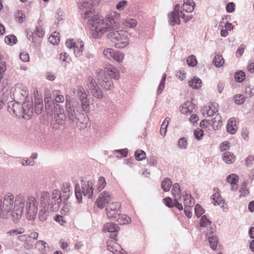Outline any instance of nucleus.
<instances>
[{
    "label": "nucleus",
    "mask_w": 254,
    "mask_h": 254,
    "mask_svg": "<svg viewBox=\"0 0 254 254\" xmlns=\"http://www.w3.org/2000/svg\"><path fill=\"white\" fill-rule=\"evenodd\" d=\"M115 220L120 225L128 224L130 222V218L125 214H120Z\"/></svg>",
    "instance_id": "e433bc0d"
},
{
    "label": "nucleus",
    "mask_w": 254,
    "mask_h": 254,
    "mask_svg": "<svg viewBox=\"0 0 254 254\" xmlns=\"http://www.w3.org/2000/svg\"><path fill=\"white\" fill-rule=\"evenodd\" d=\"M238 176L234 174L229 175L226 178V181L227 182V183L231 185V190H235L237 189V187H235V185L237 186V184L238 182Z\"/></svg>",
    "instance_id": "bb28decb"
},
{
    "label": "nucleus",
    "mask_w": 254,
    "mask_h": 254,
    "mask_svg": "<svg viewBox=\"0 0 254 254\" xmlns=\"http://www.w3.org/2000/svg\"><path fill=\"white\" fill-rule=\"evenodd\" d=\"M73 52L76 57H80L83 53L84 43L82 41L76 42V45L74 46Z\"/></svg>",
    "instance_id": "a878e982"
},
{
    "label": "nucleus",
    "mask_w": 254,
    "mask_h": 254,
    "mask_svg": "<svg viewBox=\"0 0 254 254\" xmlns=\"http://www.w3.org/2000/svg\"><path fill=\"white\" fill-rule=\"evenodd\" d=\"M183 199L184 200V208H191L194 205V199L190 194H187L185 195H183Z\"/></svg>",
    "instance_id": "c85d7f7f"
},
{
    "label": "nucleus",
    "mask_w": 254,
    "mask_h": 254,
    "mask_svg": "<svg viewBox=\"0 0 254 254\" xmlns=\"http://www.w3.org/2000/svg\"><path fill=\"white\" fill-rule=\"evenodd\" d=\"M227 131L231 133L234 134L237 130L236 122L234 118H231L228 121L226 127Z\"/></svg>",
    "instance_id": "cd10ccee"
},
{
    "label": "nucleus",
    "mask_w": 254,
    "mask_h": 254,
    "mask_svg": "<svg viewBox=\"0 0 254 254\" xmlns=\"http://www.w3.org/2000/svg\"><path fill=\"white\" fill-rule=\"evenodd\" d=\"M53 95L55 97V100H53L55 103L58 104V103H64V96L61 94L60 90H56L53 92Z\"/></svg>",
    "instance_id": "58836bf2"
},
{
    "label": "nucleus",
    "mask_w": 254,
    "mask_h": 254,
    "mask_svg": "<svg viewBox=\"0 0 254 254\" xmlns=\"http://www.w3.org/2000/svg\"><path fill=\"white\" fill-rule=\"evenodd\" d=\"M234 99L235 103L238 105L242 104L245 101L244 96L241 94L236 95Z\"/></svg>",
    "instance_id": "052dcab7"
},
{
    "label": "nucleus",
    "mask_w": 254,
    "mask_h": 254,
    "mask_svg": "<svg viewBox=\"0 0 254 254\" xmlns=\"http://www.w3.org/2000/svg\"><path fill=\"white\" fill-rule=\"evenodd\" d=\"M208 232L207 233V236L208 239V241L210 248L212 250H215L218 244V238L214 235H212L211 237L209 236Z\"/></svg>",
    "instance_id": "4c0bfd02"
},
{
    "label": "nucleus",
    "mask_w": 254,
    "mask_h": 254,
    "mask_svg": "<svg viewBox=\"0 0 254 254\" xmlns=\"http://www.w3.org/2000/svg\"><path fill=\"white\" fill-rule=\"evenodd\" d=\"M84 18L87 20V25L92 31L94 38H100L103 34L117 30L120 27L121 14L114 11L103 17L95 14L94 7H91L85 10Z\"/></svg>",
    "instance_id": "f03ea898"
},
{
    "label": "nucleus",
    "mask_w": 254,
    "mask_h": 254,
    "mask_svg": "<svg viewBox=\"0 0 254 254\" xmlns=\"http://www.w3.org/2000/svg\"><path fill=\"white\" fill-rule=\"evenodd\" d=\"M85 83L87 89L89 90L94 98L97 99H102L103 98V91L97 84L94 77L91 76H88Z\"/></svg>",
    "instance_id": "1a4fd4ad"
},
{
    "label": "nucleus",
    "mask_w": 254,
    "mask_h": 254,
    "mask_svg": "<svg viewBox=\"0 0 254 254\" xmlns=\"http://www.w3.org/2000/svg\"><path fill=\"white\" fill-rule=\"evenodd\" d=\"M45 110L49 116H52L56 110V107L60 106L59 104L55 103V102L50 97H45Z\"/></svg>",
    "instance_id": "6ab92c4d"
},
{
    "label": "nucleus",
    "mask_w": 254,
    "mask_h": 254,
    "mask_svg": "<svg viewBox=\"0 0 254 254\" xmlns=\"http://www.w3.org/2000/svg\"><path fill=\"white\" fill-rule=\"evenodd\" d=\"M54 114L56 123L59 125H63L66 119L64 109L61 106H58L56 107L55 112Z\"/></svg>",
    "instance_id": "f3484780"
},
{
    "label": "nucleus",
    "mask_w": 254,
    "mask_h": 254,
    "mask_svg": "<svg viewBox=\"0 0 254 254\" xmlns=\"http://www.w3.org/2000/svg\"><path fill=\"white\" fill-rule=\"evenodd\" d=\"M137 23V21L135 19L130 17L126 18L122 22V25L125 27L132 29L136 26Z\"/></svg>",
    "instance_id": "c756f323"
},
{
    "label": "nucleus",
    "mask_w": 254,
    "mask_h": 254,
    "mask_svg": "<svg viewBox=\"0 0 254 254\" xmlns=\"http://www.w3.org/2000/svg\"><path fill=\"white\" fill-rule=\"evenodd\" d=\"M213 63L217 67H220L223 66L224 64V60L221 55H217L215 56Z\"/></svg>",
    "instance_id": "ea45409f"
},
{
    "label": "nucleus",
    "mask_w": 254,
    "mask_h": 254,
    "mask_svg": "<svg viewBox=\"0 0 254 254\" xmlns=\"http://www.w3.org/2000/svg\"><path fill=\"white\" fill-rule=\"evenodd\" d=\"M127 2L125 0L120 1L117 4L116 8L118 10H123L127 5Z\"/></svg>",
    "instance_id": "680f3d73"
},
{
    "label": "nucleus",
    "mask_w": 254,
    "mask_h": 254,
    "mask_svg": "<svg viewBox=\"0 0 254 254\" xmlns=\"http://www.w3.org/2000/svg\"><path fill=\"white\" fill-rule=\"evenodd\" d=\"M178 146L181 149H185L188 147V141L186 138L181 137L178 141Z\"/></svg>",
    "instance_id": "de8ad7c7"
},
{
    "label": "nucleus",
    "mask_w": 254,
    "mask_h": 254,
    "mask_svg": "<svg viewBox=\"0 0 254 254\" xmlns=\"http://www.w3.org/2000/svg\"><path fill=\"white\" fill-rule=\"evenodd\" d=\"M179 8V4H176L175 6L174 11L168 14L169 23L172 26L175 24L179 25L181 23Z\"/></svg>",
    "instance_id": "2eb2a0df"
},
{
    "label": "nucleus",
    "mask_w": 254,
    "mask_h": 254,
    "mask_svg": "<svg viewBox=\"0 0 254 254\" xmlns=\"http://www.w3.org/2000/svg\"><path fill=\"white\" fill-rule=\"evenodd\" d=\"M47 244L41 240L38 241L36 243V247L39 249L44 250L47 247Z\"/></svg>",
    "instance_id": "e2e57ef3"
},
{
    "label": "nucleus",
    "mask_w": 254,
    "mask_h": 254,
    "mask_svg": "<svg viewBox=\"0 0 254 254\" xmlns=\"http://www.w3.org/2000/svg\"><path fill=\"white\" fill-rule=\"evenodd\" d=\"M33 114V101L31 97L28 98L23 103L22 105L21 116L29 120Z\"/></svg>",
    "instance_id": "f8f14e48"
},
{
    "label": "nucleus",
    "mask_w": 254,
    "mask_h": 254,
    "mask_svg": "<svg viewBox=\"0 0 254 254\" xmlns=\"http://www.w3.org/2000/svg\"><path fill=\"white\" fill-rule=\"evenodd\" d=\"M44 35V31H43V28L41 26H37L36 27V30L33 33L32 38H33V36L34 35H36L39 38L43 37V35ZM32 41H33V39H32Z\"/></svg>",
    "instance_id": "13d9d810"
},
{
    "label": "nucleus",
    "mask_w": 254,
    "mask_h": 254,
    "mask_svg": "<svg viewBox=\"0 0 254 254\" xmlns=\"http://www.w3.org/2000/svg\"><path fill=\"white\" fill-rule=\"evenodd\" d=\"M170 120V119L168 117H167L164 122L163 123V124L161 125V128H160V133L161 135L165 136L166 132H167V127L169 125V121Z\"/></svg>",
    "instance_id": "a19ab883"
},
{
    "label": "nucleus",
    "mask_w": 254,
    "mask_h": 254,
    "mask_svg": "<svg viewBox=\"0 0 254 254\" xmlns=\"http://www.w3.org/2000/svg\"><path fill=\"white\" fill-rule=\"evenodd\" d=\"M166 79V74H164L162 78V79L160 81V82L158 85V89L157 90V94L158 95H159L161 93L162 91H163V89L165 87V82Z\"/></svg>",
    "instance_id": "8fccbe9b"
},
{
    "label": "nucleus",
    "mask_w": 254,
    "mask_h": 254,
    "mask_svg": "<svg viewBox=\"0 0 254 254\" xmlns=\"http://www.w3.org/2000/svg\"><path fill=\"white\" fill-rule=\"evenodd\" d=\"M21 164L22 166H33L34 165L35 162L34 161L30 160L29 159L22 158L21 160Z\"/></svg>",
    "instance_id": "0e129e2a"
},
{
    "label": "nucleus",
    "mask_w": 254,
    "mask_h": 254,
    "mask_svg": "<svg viewBox=\"0 0 254 254\" xmlns=\"http://www.w3.org/2000/svg\"><path fill=\"white\" fill-rule=\"evenodd\" d=\"M59 33L54 32L49 38V42L53 45H57L60 42V38L58 36Z\"/></svg>",
    "instance_id": "a18cd8bd"
},
{
    "label": "nucleus",
    "mask_w": 254,
    "mask_h": 254,
    "mask_svg": "<svg viewBox=\"0 0 254 254\" xmlns=\"http://www.w3.org/2000/svg\"><path fill=\"white\" fill-rule=\"evenodd\" d=\"M200 225L202 227H206L207 231L210 234H213L215 231L212 227L211 221L208 219L205 215H203L200 219Z\"/></svg>",
    "instance_id": "5701e85b"
},
{
    "label": "nucleus",
    "mask_w": 254,
    "mask_h": 254,
    "mask_svg": "<svg viewBox=\"0 0 254 254\" xmlns=\"http://www.w3.org/2000/svg\"><path fill=\"white\" fill-rule=\"evenodd\" d=\"M245 73L242 70L236 72L234 76L235 80L238 82H242L245 79Z\"/></svg>",
    "instance_id": "c03bdc74"
},
{
    "label": "nucleus",
    "mask_w": 254,
    "mask_h": 254,
    "mask_svg": "<svg viewBox=\"0 0 254 254\" xmlns=\"http://www.w3.org/2000/svg\"><path fill=\"white\" fill-rule=\"evenodd\" d=\"M245 47V45L243 44H241L240 46L238 47L236 52V56L237 58H240L242 57L244 53Z\"/></svg>",
    "instance_id": "bf43d9fd"
},
{
    "label": "nucleus",
    "mask_w": 254,
    "mask_h": 254,
    "mask_svg": "<svg viewBox=\"0 0 254 254\" xmlns=\"http://www.w3.org/2000/svg\"><path fill=\"white\" fill-rule=\"evenodd\" d=\"M235 4L233 2H230L227 3L226 6V10L227 12L231 13L235 10Z\"/></svg>",
    "instance_id": "774afa93"
},
{
    "label": "nucleus",
    "mask_w": 254,
    "mask_h": 254,
    "mask_svg": "<svg viewBox=\"0 0 254 254\" xmlns=\"http://www.w3.org/2000/svg\"><path fill=\"white\" fill-rule=\"evenodd\" d=\"M218 105L216 103H211L208 106H205L202 109V113L204 116L211 117L216 115L218 112Z\"/></svg>",
    "instance_id": "a211bd4d"
},
{
    "label": "nucleus",
    "mask_w": 254,
    "mask_h": 254,
    "mask_svg": "<svg viewBox=\"0 0 254 254\" xmlns=\"http://www.w3.org/2000/svg\"><path fill=\"white\" fill-rule=\"evenodd\" d=\"M93 185L92 181H88L87 183L82 184L81 188L78 184L75 186V194L78 202L82 201V194L87 196L88 198H91L93 194Z\"/></svg>",
    "instance_id": "0eeeda50"
},
{
    "label": "nucleus",
    "mask_w": 254,
    "mask_h": 254,
    "mask_svg": "<svg viewBox=\"0 0 254 254\" xmlns=\"http://www.w3.org/2000/svg\"><path fill=\"white\" fill-rule=\"evenodd\" d=\"M172 185V182L169 178H165L162 182L161 186L165 192L168 191Z\"/></svg>",
    "instance_id": "c9c22d12"
},
{
    "label": "nucleus",
    "mask_w": 254,
    "mask_h": 254,
    "mask_svg": "<svg viewBox=\"0 0 254 254\" xmlns=\"http://www.w3.org/2000/svg\"><path fill=\"white\" fill-rule=\"evenodd\" d=\"M172 192L173 195L175 197H181V190L179 185L178 183H175L173 185Z\"/></svg>",
    "instance_id": "79ce46f5"
},
{
    "label": "nucleus",
    "mask_w": 254,
    "mask_h": 254,
    "mask_svg": "<svg viewBox=\"0 0 254 254\" xmlns=\"http://www.w3.org/2000/svg\"><path fill=\"white\" fill-rule=\"evenodd\" d=\"M194 209L196 216L198 218L200 217L202 215V214H203L204 213V210L198 204L195 205Z\"/></svg>",
    "instance_id": "5fc2aeb1"
},
{
    "label": "nucleus",
    "mask_w": 254,
    "mask_h": 254,
    "mask_svg": "<svg viewBox=\"0 0 254 254\" xmlns=\"http://www.w3.org/2000/svg\"><path fill=\"white\" fill-rule=\"evenodd\" d=\"M246 183L244 182L242 184V188H241L240 190V192L241 193V194L240 195V196H245L246 195H247L249 192L248 190L246 189Z\"/></svg>",
    "instance_id": "69168bd1"
},
{
    "label": "nucleus",
    "mask_w": 254,
    "mask_h": 254,
    "mask_svg": "<svg viewBox=\"0 0 254 254\" xmlns=\"http://www.w3.org/2000/svg\"><path fill=\"white\" fill-rule=\"evenodd\" d=\"M76 91L77 96L79 99V100H77V101H79V106L81 107L82 110L87 111L89 109V104L87 95L84 87L81 85H77L76 86Z\"/></svg>",
    "instance_id": "9d476101"
},
{
    "label": "nucleus",
    "mask_w": 254,
    "mask_h": 254,
    "mask_svg": "<svg viewBox=\"0 0 254 254\" xmlns=\"http://www.w3.org/2000/svg\"><path fill=\"white\" fill-rule=\"evenodd\" d=\"M203 134V130L201 128H197L194 130V137L198 140H200L202 139Z\"/></svg>",
    "instance_id": "6e6d98bb"
},
{
    "label": "nucleus",
    "mask_w": 254,
    "mask_h": 254,
    "mask_svg": "<svg viewBox=\"0 0 254 254\" xmlns=\"http://www.w3.org/2000/svg\"><path fill=\"white\" fill-rule=\"evenodd\" d=\"M188 84L192 88L197 89L201 87L202 82L200 79L195 76L189 81Z\"/></svg>",
    "instance_id": "2f4dec72"
},
{
    "label": "nucleus",
    "mask_w": 254,
    "mask_h": 254,
    "mask_svg": "<svg viewBox=\"0 0 254 254\" xmlns=\"http://www.w3.org/2000/svg\"><path fill=\"white\" fill-rule=\"evenodd\" d=\"M221 151H225L230 148V143L228 141L223 142L220 145Z\"/></svg>",
    "instance_id": "338daca9"
},
{
    "label": "nucleus",
    "mask_w": 254,
    "mask_h": 254,
    "mask_svg": "<svg viewBox=\"0 0 254 254\" xmlns=\"http://www.w3.org/2000/svg\"><path fill=\"white\" fill-rule=\"evenodd\" d=\"M115 51L111 48H106L103 51L104 55L108 59L111 60Z\"/></svg>",
    "instance_id": "864d4df0"
},
{
    "label": "nucleus",
    "mask_w": 254,
    "mask_h": 254,
    "mask_svg": "<svg viewBox=\"0 0 254 254\" xmlns=\"http://www.w3.org/2000/svg\"><path fill=\"white\" fill-rule=\"evenodd\" d=\"M98 2L99 0H79L78 5L79 9L85 10L94 7Z\"/></svg>",
    "instance_id": "412c9836"
},
{
    "label": "nucleus",
    "mask_w": 254,
    "mask_h": 254,
    "mask_svg": "<svg viewBox=\"0 0 254 254\" xmlns=\"http://www.w3.org/2000/svg\"><path fill=\"white\" fill-rule=\"evenodd\" d=\"M211 198L213 200V203L215 205H220L223 203V200L218 193L213 194Z\"/></svg>",
    "instance_id": "3c124183"
},
{
    "label": "nucleus",
    "mask_w": 254,
    "mask_h": 254,
    "mask_svg": "<svg viewBox=\"0 0 254 254\" xmlns=\"http://www.w3.org/2000/svg\"><path fill=\"white\" fill-rule=\"evenodd\" d=\"M14 16L16 20L19 22L22 23L23 22L24 19L25 18V14L21 10H17L14 13Z\"/></svg>",
    "instance_id": "603ef678"
},
{
    "label": "nucleus",
    "mask_w": 254,
    "mask_h": 254,
    "mask_svg": "<svg viewBox=\"0 0 254 254\" xmlns=\"http://www.w3.org/2000/svg\"><path fill=\"white\" fill-rule=\"evenodd\" d=\"M121 204L119 202H113L109 203L106 208L107 217L113 220L118 218L119 215L121 213L119 210Z\"/></svg>",
    "instance_id": "9b49d317"
},
{
    "label": "nucleus",
    "mask_w": 254,
    "mask_h": 254,
    "mask_svg": "<svg viewBox=\"0 0 254 254\" xmlns=\"http://www.w3.org/2000/svg\"><path fill=\"white\" fill-rule=\"evenodd\" d=\"M106 186V182L103 177H99L95 186V191L100 192Z\"/></svg>",
    "instance_id": "473e14b6"
},
{
    "label": "nucleus",
    "mask_w": 254,
    "mask_h": 254,
    "mask_svg": "<svg viewBox=\"0 0 254 254\" xmlns=\"http://www.w3.org/2000/svg\"><path fill=\"white\" fill-rule=\"evenodd\" d=\"M61 203V194L59 190H54L51 193L48 191L42 192L40 196L41 208L38 214L39 220L42 222L46 221L51 212L59 209Z\"/></svg>",
    "instance_id": "7ed1b4c3"
},
{
    "label": "nucleus",
    "mask_w": 254,
    "mask_h": 254,
    "mask_svg": "<svg viewBox=\"0 0 254 254\" xmlns=\"http://www.w3.org/2000/svg\"><path fill=\"white\" fill-rule=\"evenodd\" d=\"M7 110L11 113L12 112L16 116H21L22 105L18 101H9L7 103Z\"/></svg>",
    "instance_id": "dca6fc26"
},
{
    "label": "nucleus",
    "mask_w": 254,
    "mask_h": 254,
    "mask_svg": "<svg viewBox=\"0 0 254 254\" xmlns=\"http://www.w3.org/2000/svg\"><path fill=\"white\" fill-rule=\"evenodd\" d=\"M112 199V196L110 192L104 191L101 193L97 198L95 204L98 208L102 209L106 206L107 204L110 203V202Z\"/></svg>",
    "instance_id": "ddd939ff"
},
{
    "label": "nucleus",
    "mask_w": 254,
    "mask_h": 254,
    "mask_svg": "<svg viewBox=\"0 0 254 254\" xmlns=\"http://www.w3.org/2000/svg\"><path fill=\"white\" fill-rule=\"evenodd\" d=\"M187 62L188 64L190 66H194L197 64L195 57L193 55L189 56L187 60Z\"/></svg>",
    "instance_id": "4d7b16f0"
},
{
    "label": "nucleus",
    "mask_w": 254,
    "mask_h": 254,
    "mask_svg": "<svg viewBox=\"0 0 254 254\" xmlns=\"http://www.w3.org/2000/svg\"><path fill=\"white\" fill-rule=\"evenodd\" d=\"M195 6V4L193 0H184L182 9L187 12H191L194 10Z\"/></svg>",
    "instance_id": "393cba45"
},
{
    "label": "nucleus",
    "mask_w": 254,
    "mask_h": 254,
    "mask_svg": "<svg viewBox=\"0 0 254 254\" xmlns=\"http://www.w3.org/2000/svg\"><path fill=\"white\" fill-rule=\"evenodd\" d=\"M125 57V54L120 51H115L112 59L120 63L122 62Z\"/></svg>",
    "instance_id": "49530a36"
},
{
    "label": "nucleus",
    "mask_w": 254,
    "mask_h": 254,
    "mask_svg": "<svg viewBox=\"0 0 254 254\" xmlns=\"http://www.w3.org/2000/svg\"><path fill=\"white\" fill-rule=\"evenodd\" d=\"M134 156L136 160L141 161L145 158L146 153L144 151L138 149L135 152Z\"/></svg>",
    "instance_id": "09e8293b"
},
{
    "label": "nucleus",
    "mask_w": 254,
    "mask_h": 254,
    "mask_svg": "<svg viewBox=\"0 0 254 254\" xmlns=\"http://www.w3.org/2000/svg\"><path fill=\"white\" fill-rule=\"evenodd\" d=\"M82 108L79 106V101H77V99L73 98L70 101L66 100V111L68 121L70 123L76 124L77 127L82 129L87 127L88 120L84 118L83 121H81V118L84 115L77 113Z\"/></svg>",
    "instance_id": "20e7f679"
},
{
    "label": "nucleus",
    "mask_w": 254,
    "mask_h": 254,
    "mask_svg": "<svg viewBox=\"0 0 254 254\" xmlns=\"http://www.w3.org/2000/svg\"><path fill=\"white\" fill-rule=\"evenodd\" d=\"M212 126L214 129H218L219 127H220L222 124V122L221 121V117L219 114H216L215 116V117L212 120Z\"/></svg>",
    "instance_id": "72a5a7b5"
},
{
    "label": "nucleus",
    "mask_w": 254,
    "mask_h": 254,
    "mask_svg": "<svg viewBox=\"0 0 254 254\" xmlns=\"http://www.w3.org/2000/svg\"><path fill=\"white\" fill-rule=\"evenodd\" d=\"M10 95L14 101L22 100L30 98L28 91L25 86L21 83L15 85L10 90Z\"/></svg>",
    "instance_id": "6e6552de"
},
{
    "label": "nucleus",
    "mask_w": 254,
    "mask_h": 254,
    "mask_svg": "<svg viewBox=\"0 0 254 254\" xmlns=\"http://www.w3.org/2000/svg\"><path fill=\"white\" fill-rule=\"evenodd\" d=\"M195 105L190 101H187L182 106L181 112L184 114H190L194 109Z\"/></svg>",
    "instance_id": "b1692460"
},
{
    "label": "nucleus",
    "mask_w": 254,
    "mask_h": 254,
    "mask_svg": "<svg viewBox=\"0 0 254 254\" xmlns=\"http://www.w3.org/2000/svg\"><path fill=\"white\" fill-rule=\"evenodd\" d=\"M62 191L63 194H61V198H63L64 203H65V201H67L68 198L72 193V191H71V186L69 183L64 182L63 184ZM60 192L61 191H60ZM61 200H62V199Z\"/></svg>",
    "instance_id": "4be33fe9"
},
{
    "label": "nucleus",
    "mask_w": 254,
    "mask_h": 254,
    "mask_svg": "<svg viewBox=\"0 0 254 254\" xmlns=\"http://www.w3.org/2000/svg\"><path fill=\"white\" fill-rule=\"evenodd\" d=\"M43 110V100L41 98H38L35 101V112L36 114H40Z\"/></svg>",
    "instance_id": "f704fd0d"
},
{
    "label": "nucleus",
    "mask_w": 254,
    "mask_h": 254,
    "mask_svg": "<svg viewBox=\"0 0 254 254\" xmlns=\"http://www.w3.org/2000/svg\"><path fill=\"white\" fill-rule=\"evenodd\" d=\"M222 160L226 164H230L235 161V156L230 152H225L222 154Z\"/></svg>",
    "instance_id": "7c9ffc66"
},
{
    "label": "nucleus",
    "mask_w": 254,
    "mask_h": 254,
    "mask_svg": "<svg viewBox=\"0 0 254 254\" xmlns=\"http://www.w3.org/2000/svg\"><path fill=\"white\" fill-rule=\"evenodd\" d=\"M130 36H134L133 33H128L126 30H117L109 32L106 35L107 39L114 44L116 48L122 49L127 46L129 43Z\"/></svg>",
    "instance_id": "423d86ee"
},
{
    "label": "nucleus",
    "mask_w": 254,
    "mask_h": 254,
    "mask_svg": "<svg viewBox=\"0 0 254 254\" xmlns=\"http://www.w3.org/2000/svg\"><path fill=\"white\" fill-rule=\"evenodd\" d=\"M119 227L117 224L113 223H107L104 225L103 231L104 232H109L110 233V237L111 239L116 240L118 235Z\"/></svg>",
    "instance_id": "4468645a"
},
{
    "label": "nucleus",
    "mask_w": 254,
    "mask_h": 254,
    "mask_svg": "<svg viewBox=\"0 0 254 254\" xmlns=\"http://www.w3.org/2000/svg\"><path fill=\"white\" fill-rule=\"evenodd\" d=\"M116 240H111L107 241V247L109 251L112 254H121L123 249L116 242Z\"/></svg>",
    "instance_id": "aec40b11"
},
{
    "label": "nucleus",
    "mask_w": 254,
    "mask_h": 254,
    "mask_svg": "<svg viewBox=\"0 0 254 254\" xmlns=\"http://www.w3.org/2000/svg\"><path fill=\"white\" fill-rule=\"evenodd\" d=\"M14 195L10 192L5 194L3 205L1 204L0 206L1 213L12 210V217L16 223L21 218L23 212L25 210L27 219L30 221L34 220L38 211V204L36 198L31 195L26 197L20 194L15 196L14 201Z\"/></svg>",
    "instance_id": "f257e3e1"
},
{
    "label": "nucleus",
    "mask_w": 254,
    "mask_h": 254,
    "mask_svg": "<svg viewBox=\"0 0 254 254\" xmlns=\"http://www.w3.org/2000/svg\"><path fill=\"white\" fill-rule=\"evenodd\" d=\"M95 73L99 84L105 90H111L113 87L112 79L118 80L120 77L117 70L111 65L104 69H98Z\"/></svg>",
    "instance_id": "39448f33"
},
{
    "label": "nucleus",
    "mask_w": 254,
    "mask_h": 254,
    "mask_svg": "<svg viewBox=\"0 0 254 254\" xmlns=\"http://www.w3.org/2000/svg\"><path fill=\"white\" fill-rule=\"evenodd\" d=\"M4 41L7 44L12 45L16 43L17 40L15 36L11 34L6 36L4 38Z\"/></svg>",
    "instance_id": "37998d69"
}]
</instances>
